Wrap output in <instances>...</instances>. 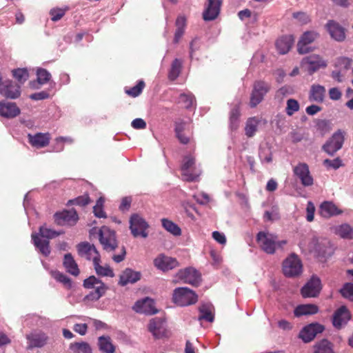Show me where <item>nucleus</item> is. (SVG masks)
I'll return each mask as SVG.
<instances>
[{"label":"nucleus","instance_id":"nucleus-1","mask_svg":"<svg viewBox=\"0 0 353 353\" xmlns=\"http://www.w3.org/2000/svg\"><path fill=\"white\" fill-rule=\"evenodd\" d=\"M311 243L314 256L321 262H325L334 252L332 244L327 239L314 237Z\"/></svg>","mask_w":353,"mask_h":353},{"label":"nucleus","instance_id":"nucleus-2","mask_svg":"<svg viewBox=\"0 0 353 353\" xmlns=\"http://www.w3.org/2000/svg\"><path fill=\"white\" fill-rule=\"evenodd\" d=\"M172 301L178 306L185 307L196 303L198 295L188 287H179L173 290Z\"/></svg>","mask_w":353,"mask_h":353},{"label":"nucleus","instance_id":"nucleus-3","mask_svg":"<svg viewBox=\"0 0 353 353\" xmlns=\"http://www.w3.org/2000/svg\"><path fill=\"white\" fill-rule=\"evenodd\" d=\"M83 286L86 289L95 288L94 291L90 292L84 298L85 300L90 301H98L105 294L108 290L106 285L94 276H90L85 279L83 281Z\"/></svg>","mask_w":353,"mask_h":353},{"label":"nucleus","instance_id":"nucleus-4","mask_svg":"<svg viewBox=\"0 0 353 353\" xmlns=\"http://www.w3.org/2000/svg\"><path fill=\"white\" fill-rule=\"evenodd\" d=\"M283 274L288 278H294L302 273L303 264L301 260L295 253L290 254L282 263Z\"/></svg>","mask_w":353,"mask_h":353},{"label":"nucleus","instance_id":"nucleus-5","mask_svg":"<svg viewBox=\"0 0 353 353\" xmlns=\"http://www.w3.org/2000/svg\"><path fill=\"white\" fill-rule=\"evenodd\" d=\"M345 131L339 129L330 137L322 146V150L333 157L341 149L345 141Z\"/></svg>","mask_w":353,"mask_h":353},{"label":"nucleus","instance_id":"nucleus-6","mask_svg":"<svg viewBox=\"0 0 353 353\" xmlns=\"http://www.w3.org/2000/svg\"><path fill=\"white\" fill-rule=\"evenodd\" d=\"M270 88L271 85L265 81H254L250 98L249 105L250 108H256L263 100Z\"/></svg>","mask_w":353,"mask_h":353},{"label":"nucleus","instance_id":"nucleus-7","mask_svg":"<svg viewBox=\"0 0 353 353\" xmlns=\"http://www.w3.org/2000/svg\"><path fill=\"white\" fill-rule=\"evenodd\" d=\"M99 240L106 251H114L118 247L116 232L108 226L103 225L99 229Z\"/></svg>","mask_w":353,"mask_h":353},{"label":"nucleus","instance_id":"nucleus-8","mask_svg":"<svg viewBox=\"0 0 353 353\" xmlns=\"http://www.w3.org/2000/svg\"><path fill=\"white\" fill-rule=\"evenodd\" d=\"M278 236L276 234L268 231H260L256 236V241L261 249L268 254L275 253V245Z\"/></svg>","mask_w":353,"mask_h":353},{"label":"nucleus","instance_id":"nucleus-9","mask_svg":"<svg viewBox=\"0 0 353 353\" xmlns=\"http://www.w3.org/2000/svg\"><path fill=\"white\" fill-rule=\"evenodd\" d=\"M130 230L134 237L141 236L146 238L148 236L147 229L149 228L148 222L139 214L134 213L130 217Z\"/></svg>","mask_w":353,"mask_h":353},{"label":"nucleus","instance_id":"nucleus-10","mask_svg":"<svg viewBox=\"0 0 353 353\" xmlns=\"http://www.w3.org/2000/svg\"><path fill=\"white\" fill-rule=\"evenodd\" d=\"M176 276L183 283L190 284L194 287L199 286L202 281L201 273L192 267L179 270Z\"/></svg>","mask_w":353,"mask_h":353},{"label":"nucleus","instance_id":"nucleus-11","mask_svg":"<svg viewBox=\"0 0 353 353\" xmlns=\"http://www.w3.org/2000/svg\"><path fill=\"white\" fill-rule=\"evenodd\" d=\"M319 37V34L314 30H308L304 32L297 43V51L300 54H307L314 50V48L310 46L316 39Z\"/></svg>","mask_w":353,"mask_h":353},{"label":"nucleus","instance_id":"nucleus-12","mask_svg":"<svg viewBox=\"0 0 353 353\" xmlns=\"http://www.w3.org/2000/svg\"><path fill=\"white\" fill-rule=\"evenodd\" d=\"M325 326L319 323L313 322L305 325L299 333V338L304 343H310L316 336L318 334L322 333Z\"/></svg>","mask_w":353,"mask_h":353},{"label":"nucleus","instance_id":"nucleus-13","mask_svg":"<svg viewBox=\"0 0 353 353\" xmlns=\"http://www.w3.org/2000/svg\"><path fill=\"white\" fill-rule=\"evenodd\" d=\"M322 289L321 281L316 275H312L301 290L303 297H316Z\"/></svg>","mask_w":353,"mask_h":353},{"label":"nucleus","instance_id":"nucleus-14","mask_svg":"<svg viewBox=\"0 0 353 353\" xmlns=\"http://www.w3.org/2000/svg\"><path fill=\"white\" fill-rule=\"evenodd\" d=\"M54 222L59 225H74L79 219V216L74 209L63 210L54 214Z\"/></svg>","mask_w":353,"mask_h":353},{"label":"nucleus","instance_id":"nucleus-15","mask_svg":"<svg viewBox=\"0 0 353 353\" xmlns=\"http://www.w3.org/2000/svg\"><path fill=\"white\" fill-rule=\"evenodd\" d=\"M132 310L137 313L145 315H153L158 312L154 300L150 297L137 301L132 306Z\"/></svg>","mask_w":353,"mask_h":353},{"label":"nucleus","instance_id":"nucleus-16","mask_svg":"<svg viewBox=\"0 0 353 353\" xmlns=\"http://www.w3.org/2000/svg\"><path fill=\"white\" fill-rule=\"evenodd\" d=\"M294 174L297 176L304 187H309L314 184V179L310 174L309 166L305 163H299L293 168Z\"/></svg>","mask_w":353,"mask_h":353},{"label":"nucleus","instance_id":"nucleus-17","mask_svg":"<svg viewBox=\"0 0 353 353\" xmlns=\"http://www.w3.org/2000/svg\"><path fill=\"white\" fill-rule=\"evenodd\" d=\"M301 66L305 68L310 74H312L321 68H325L327 63L319 55L312 54L304 57L301 61Z\"/></svg>","mask_w":353,"mask_h":353},{"label":"nucleus","instance_id":"nucleus-18","mask_svg":"<svg viewBox=\"0 0 353 353\" xmlns=\"http://www.w3.org/2000/svg\"><path fill=\"white\" fill-rule=\"evenodd\" d=\"M20 86L10 81L3 79L0 81V94L6 98L15 99L20 96Z\"/></svg>","mask_w":353,"mask_h":353},{"label":"nucleus","instance_id":"nucleus-19","mask_svg":"<svg viewBox=\"0 0 353 353\" xmlns=\"http://www.w3.org/2000/svg\"><path fill=\"white\" fill-rule=\"evenodd\" d=\"M351 319V314L345 305H341L335 310L332 316V324L336 329H341Z\"/></svg>","mask_w":353,"mask_h":353},{"label":"nucleus","instance_id":"nucleus-20","mask_svg":"<svg viewBox=\"0 0 353 353\" xmlns=\"http://www.w3.org/2000/svg\"><path fill=\"white\" fill-rule=\"evenodd\" d=\"M141 276L142 274L141 272L134 270L130 268H127L123 270L119 275L118 285L123 287L128 284H134L140 281Z\"/></svg>","mask_w":353,"mask_h":353},{"label":"nucleus","instance_id":"nucleus-21","mask_svg":"<svg viewBox=\"0 0 353 353\" xmlns=\"http://www.w3.org/2000/svg\"><path fill=\"white\" fill-rule=\"evenodd\" d=\"M325 28L332 39L341 42L345 39V29L334 20H328Z\"/></svg>","mask_w":353,"mask_h":353},{"label":"nucleus","instance_id":"nucleus-22","mask_svg":"<svg viewBox=\"0 0 353 353\" xmlns=\"http://www.w3.org/2000/svg\"><path fill=\"white\" fill-rule=\"evenodd\" d=\"M223 0H208V4L203 12V18L206 21H213L219 16Z\"/></svg>","mask_w":353,"mask_h":353},{"label":"nucleus","instance_id":"nucleus-23","mask_svg":"<svg viewBox=\"0 0 353 353\" xmlns=\"http://www.w3.org/2000/svg\"><path fill=\"white\" fill-rule=\"evenodd\" d=\"M154 265L157 269L167 272L179 266V263L174 258L161 254L154 260Z\"/></svg>","mask_w":353,"mask_h":353},{"label":"nucleus","instance_id":"nucleus-24","mask_svg":"<svg viewBox=\"0 0 353 353\" xmlns=\"http://www.w3.org/2000/svg\"><path fill=\"white\" fill-rule=\"evenodd\" d=\"M165 321L163 318L155 317L152 319L148 325V330L154 338H162L165 332Z\"/></svg>","mask_w":353,"mask_h":353},{"label":"nucleus","instance_id":"nucleus-25","mask_svg":"<svg viewBox=\"0 0 353 353\" xmlns=\"http://www.w3.org/2000/svg\"><path fill=\"white\" fill-rule=\"evenodd\" d=\"M26 339L28 341L27 348L32 349L43 347L47 343L48 337L42 331H35L27 335Z\"/></svg>","mask_w":353,"mask_h":353},{"label":"nucleus","instance_id":"nucleus-26","mask_svg":"<svg viewBox=\"0 0 353 353\" xmlns=\"http://www.w3.org/2000/svg\"><path fill=\"white\" fill-rule=\"evenodd\" d=\"M37 79L30 81L29 86L33 90H39L41 86L50 81L51 74L45 68H39L37 70Z\"/></svg>","mask_w":353,"mask_h":353},{"label":"nucleus","instance_id":"nucleus-27","mask_svg":"<svg viewBox=\"0 0 353 353\" xmlns=\"http://www.w3.org/2000/svg\"><path fill=\"white\" fill-rule=\"evenodd\" d=\"M319 214L325 219L339 215L342 210L332 201H325L321 203L319 210Z\"/></svg>","mask_w":353,"mask_h":353},{"label":"nucleus","instance_id":"nucleus-28","mask_svg":"<svg viewBox=\"0 0 353 353\" xmlns=\"http://www.w3.org/2000/svg\"><path fill=\"white\" fill-rule=\"evenodd\" d=\"M77 249L79 255L81 257H85L88 261L92 260V253L94 254V256H98V257H100V254L97 250L96 247L93 244H90L88 242L84 241L78 243L77 245Z\"/></svg>","mask_w":353,"mask_h":353},{"label":"nucleus","instance_id":"nucleus-29","mask_svg":"<svg viewBox=\"0 0 353 353\" xmlns=\"http://www.w3.org/2000/svg\"><path fill=\"white\" fill-rule=\"evenodd\" d=\"M28 137L31 145L37 148H41L47 146L50 140V134L48 132H37L33 135L28 134Z\"/></svg>","mask_w":353,"mask_h":353},{"label":"nucleus","instance_id":"nucleus-30","mask_svg":"<svg viewBox=\"0 0 353 353\" xmlns=\"http://www.w3.org/2000/svg\"><path fill=\"white\" fill-rule=\"evenodd\" d=\"M21 112L14 103L0 102V115L6 118H13L19 115Z\"/></svg>","mask_w":353,"mask_h":353},{"label":"nucleus","instance_id":"nucleus-31","mask_svg":"<svg viewBox=\"0 0 353 353\" xmlns=\"http://www.w3.org/2000/svg\"><path fill=\"white\" fill-rule=\"evenodd\" d=\"M195 164V159L192 156H185L183 160V163L181 165V171L183 174L187 176V181H194L196 180L197 176L200 174H192L190 173L189 170L190 168L193 167Z\"/></svg>","mask_w":353,"mask_h":353},{"label":"nucleus","instance_id":"nucleus-32","mask_svg":"<svg viewBox=\"0 0 353 353\" xmlns=\"http://www.w3.org/2000/svg\"><path fill=\"white\" fill-rule=\"evenodd\" d=\"M32 239L35 248L46 257L50 254V241L44 240L39 234H32Z\"/></svg>","mask_w":353,"mask_h":353},{"label":"nucleus","instance_id":"nucleus-33","mask_svg":"<svg viewBox=\"0 0 353 353\" xmlns=\"http://www.w3.org/2000/svg\"><path fill=\"white\" fill-rule=\"evenodd\" d=\"M294 43L292 35H285L281 37L276 42V47L279 52L281 54L288 53L292 48Z\"/></svg>","mask_w":353,"mask_h":353},{"label":"nucleus","instance_id":"nucleus-34","mask_svg":"<svg viewBox=\"0 0 353 353\" xmlns=\"http://www.w3.org/2000/svg\"><path fill=\"white\" fill-rule=\"evenodd\" d=\"M318 312L319 307L315 304H301L295 307L294 314L296 317H300L304 315L315 314Z\"/></svg>","mask_w":353,"mask_h":353},{"label":"nucleus","instance_id":"nucleus-35","mask_svg":"<svg viewBox=\"0 0 353 353\" xmlns=\"http://www.w3.org/2000/svg\"><path fill=\"white\" fill-rule=\"evenodd\" d=\"M92 261L94 270L98 276L110 277L114 276V273L109 265L102 266L100 265L101 256L98 257V256H94Z\"/></svg>","mask_w":353,"mask_h":353},{"label":"nucleus","instance_id":"nucleus-36","mask_svg":"<svg viewBox=\"0 0 353 353\" xmlns=\"http://www.w3.org/2000/svg\"><path fill=\"white\" fill-rule=\"evenodd\" d=\"M97 345L101 353H114L116 350L115 346L112 342V339L109 336H101L98 338Z\"/></svg>","mask_w":353,"mask_h":353},{"label":"nucleus","instance_id":"nucleus-37","mask_svg":"<svg viewBox=\"0 0 353 353\" xmlns=\"http://www.w3.org/2000/svg\"><path fill=\"white\" fill-rule=\"evenodd\" d=\"M63 265L66 271L73 276H78L80 273L78 265L71 253L64 255Z\"/></svg>","mask_w":353,"mask_h":353},{"label":"nucleus","instance_id":"nucleus-38","mask_svg":"<svg viewBox=\"0 0 353 353\" xmlns=\"http://www.w3.org/2000/svg\"><path fill=\"white\" fill-rule=\"evenodd\" d=\"M325 88L321 85H312L310 92L309 99L310 101L322 103L325 98Z\"/></svg>","mask_w":353,"mask_h":353},{"label":"nucleus","instance_id":"nucleus-39","mask_svg":"<svg viewBox=\"0 0 353 353\" xmlns=\"http://www.w3.org/2000/svg\"><path fill=\"white\" fill-rule=\"evenodd\" d=\"M212 305L210 303H202L199 307V321L205 320L207 322L212 323L214 320V314L212 312Z\"/></svg>","mask_w":353,"mask_h":353},{"label":"nucleus","instance_id":"nucleus-40","mask_svg":"<svg viewBox=\"0 0 353 353\" xmlns=\"http://www.w3.org/2000/svg\"><path fill=\"white\" fill-rule=\"evenodd\" d=\"M313 347V353H335L332 343L326 339H321L316 342Z\"/></svg>","mask_w":353,"mask_h":353},{"label":"nucleus","instance_id":"nucleus-41","mask_svg":"<svg viewBox=\"0 0 353 353\" xmlns=\"http://www.w3.org/2000/svg\"><path fill=\"white\" fill-rule=\"evenodd\" d=\"M183 68V61L181 59H174L170 65L168 72V79L170 81H175L180 75Z\"/></svg>","mask_w":353,"mask_h":353},{"label":"nucleus","instance_id":"nucleus-42","mask_svg":"<svg viewBox=\"0 0 353 353\" xmlns=\"http://www.w3.org/2000/svg\"><path fill=\"white\" fill-rule=\"evenodd\" d=\"M69 349L73 353H92L90 345L85 341L72 343Z\"/></svg>","mask_w":353,"mask_h":353},{"label":"nucleus","instance_id":"nucleus-43","mask_svg":"<svg viewBox=\"0 0 353 353\" xmlns=\"http://www.w3.org/2000/svg\"><path fill=\"white\" fill-rule=\"evenodd\" d=\"M161 223L163 228L175 236H179L181 234V229L180 227L173 221L163 218L161 219Z\"/></svg>","mask_w":353,"mask_h":353},{"label":"nucleus","instance_id":"nucleus-44","mask_svg":"<svg viewBox=\"0 0 353 353\" xmlns=\"http://www.w3.org/2000/svg\"><path fill=\"white\" fill-rule=\"evenodd\" d=\"M63 233L64 231L63 230L56 231L44 226H41L39 233H36L35 234H39L41 239L49 241V239H54L61 234H63Z\"/></svg>","mask_w":353,"mask_h":353},{"label":"nucleus","instance_id":"nucleus-45","mask_svg":"<svg viewBox=\"0 0 353 353\" xmlns=\"http://www.w3.org/2000/svg\"><path fill=\"white\" fill-rule=\"evenodd\" d=\"M240 108L239 104H236L232 108L230 112V127L232 130H235L239 125Z\"/></svg>","mask_w":353,"mask_h":353},{"label":"nucleus","instance_id":"nucleus-46","mask_svg":"<svg viewBox=\"0 0 353 353\" xmlns=\"http://www.w3.org/2000/svg\"><path fill=\"white\" fill-rule=\"evenodd\" d=\"M259 120L256 117H252L248 119L245 127V135L248 137H252L257 130Z\"/></svg>","mask_w":353,"mask_h":353},{"label":"nucleus","instance_id":"nucleus-47","mask_svg":"<svg viewBox=\"0 0 353 353\" xmlns=\"http://www.w3.org/2000/svg\"><path fill=\"white\" fill-rule=\"evenodd\" d=\"M331 121L327 119H316L315 121L316 130L322 135L325 134L331 130Z\"/></svg>","mask_w":353,"mask_h":353},{"label":"nucleus","instance_id":"nucleus-48","mask_svg":"<svg viewBox=\"0 0 353 353\" xmlns=\"http://www.w3.org/2000/svg\"><path fill=\"white\" fill-rule=\"evenodd\" d=\"M336 234L343 239H353V229L348 224H342L336 229Z\"/></svg>","mask_w":353,"mask_h":353},{"label":"nucleus","instance_id":"nucleus-49","mask_svg":"<svg viewBox=\"0 0 353 353\" xmlns=\"http://www.w3.org/2000/svg\"><path fill=\"white\" fill-rule=\"evenodd\" d=\"M90 202V199L88 194H84L83 195L77 196L73 199H70L68 201L67 205H79L85 206Z\"/></svg>","mask_w":353,"mask_h":353},{"label":"nucleus","instance_id":"nucleus-50","mask_svg":"<svg viewBox=\"0 0 353 353\" xmlns=\"http://www.w3.org/2000/svg\"><path fill=\"white\" fill-rule=\"evenodd\" d=\"M145 87V82L143 80H139L137 83L132 88L126 90L125 93L132 97L139 96Z\"/></svg>","mask_w":353,"mask_h":353},{"label":"nucleus","instance_id":"nucleus-51","mask_svg":"<svg viewBox=\"0 0 353 353\" xmlns=\"http://www.w3.org/2000/svg\"><path fill=\"white\" fill-rule=\"evenodd\" d=\"M179 102L183 104L186 109H190L195 102V97L192 94L182 93L179 96Z\"/></svg>","mask_w":353,"mask_h":353},{"label":"nucleus","instance_id":"nucleus-52","mask_svg":"<svg viewBox=\"0 0 353 353\" xmlns=\"http://www.w3.org/2000/svg\"><path fill=\"white\" fill-rule=\"evenodd\" d=\"M339 292L344 298L353 301V283H345L340 289Z\"/></svg>","mask_w":353,"mask_h":353},{"label":"nucleus","instance_id":"nucleus-53","mask_svg":"<svg viewBox=\"0 0 353 353\" xmlns=\"http://www.w3.org/2000/svg\"><path fill=\"white\" fill-rule=\"evenodd\" d=\"M300 108L298 101L294 99H289L287 101V105L285 108L286 114L288 116H292L294 112L299 111Z\"/></svg>","mask_w":353,"mask_h":353},{"label":"nucleus","instance_id":"nucleus-54","mask_svg":"<svg viewBox=\"0 0 353 353\" xmlns=\"http://www.w3.org/2000/svg\"><path fill=\"white\" fill-rule=\"evenodd\" d=\"M292 17L302 25L307 24L311 21L310 16L306 12L301 11L293 12Z\"/></svg>","mask_w":353,"mask_h":353},{"label":"nucleus","instance_id":"nucleus-55","mask_svg":"<svg viewBox=\"0 0 353 353\" xmlns=\"http://www.w3.org/2000/svg\"><path fill=\"white\" fill-rule=\"evenodd\" d=\"M323 165L327 168H333L337 170L343 165L342 160L339 157H336L334 159H326L323 161Z\"/></svg>","mask_w":353,"mask_h":353},{"label":"nucleus","instance_id":"nucleus-56","mask_svg":"<svg viewBox=\"0 0 353 353\" xmlns=\"http://www.w3.org/2000/svg\"><path fill=\"white\" fill-rule=\"evenodd\" d=\"M259 156L262 163H270L272 161V153L270 149L260 148Z\"/></svg>","mask_w":353,"mask_h":353},{"label":"nucleus","instance_id":"nucleus-57","mask_svg":"<svg viewBox=\"0 0 353 353\" xmlns=\"http://www.w3.org/2000/svg\"><path fill=\"white\" fill-rule=\"evenodd\" d=\"M201 43L199 39L197 37L194 38L190 43V58H194V52L200 49Z\"/></svg>","mask_w":353,"mask_h":353},{"label":"nucleus","instance_id":"nucleus-58","mask_svg":"<svg viewBox=\"0 0 353 353\" xmlns=\"http://www.w3.org/2000/svg\"><path fill=\"white\" fill-rule=\"evenodd\" d=\"M50 14L53 21H57L61 19L65 14V10L61 8H53L50 10Z\"/></svg>","mask_w":353,"mask_h":353},{"label":"nucleus","instance_id":"nucleus-59","mask_svg":"<svg viewBox=\"0 0 353 353\" xmlns=\"http://www.w3.org/2000/svg\"><path fill=\"white\" fill-rule=\"evenodd\" d=\"M50 97L49 92L46 90H43L39 92H35L29 96V98L34 101H41L49 99Z\"/></svg>","mask_w":353,"mask_h":353},{"label":"nucleus","instance_id":"nucleus-60","mask_svg":"<svg viewBox=\"0 0 353 353\" xmlns=\"http://www.w3.org/2000/svg\"><path fill=\"white\" fill-rule=\"evenodd\" d=\"M55 278L58 281L63 283L68 288H72L71 279L63 273L58 272Z\"/></svg>","mask_w":353,"mask_h":353},{"label":"nucleus","instance_id":"nucleus-61","mask_svg":"<svg viewBox=\"0 0 353 353\" xmlns=\"http://www.w3.org/2000/svg\"><path fill=\"white\" fill-rule=\"evenodd\" d=\"M306 220L308 222H312L314 218L315 207L312 201H308L306 207Z\"/></svg>","mask_w":353,"mask_h":353},{"label":"nucleus","instance_id":"nucleus-62","mask_svg":"<svg viewBox=\"0 0 353 353\" xmlns=\"http://www.w3.org/2000/svg\"><path fill=\"white\" fill-rule=\"evenodd\" d=\"M132 203V198L130 196L123 197L121 200V204L119 207V210L125 212L129 210Z\"/></svg>","mask_w":353,"mask_h":353},{"label":"nucleus","instance_id":"nucleus-63","mask_svg":"<svg viewBox=\"0 0 353 353\" xmlns=\"http://www.w3.org/2000/svg\"><path fill=\"white\" fill-rule=\"evenodd\" d=\"M131 125L134 129L142 130L146 128L147 124L143 119L137 118L132 121Z\"/></svg>","mask_w":353,"mask_h":353},{"label":"nucleus","instance_id":"nucleus-64","mask_svg":"<svg viewBox=\"0 0 353 353\" xmlns=\"http://www.w3.org/2000/svg\"><path fill=\"white\" fill-rule=\"evenodd\" d=\"M212 238L219 243L225 245L226 243V237L225 234L219 231H214L212 234Z\"/></svg>","mask_w":353,"mask_h":353}]
</instances>
